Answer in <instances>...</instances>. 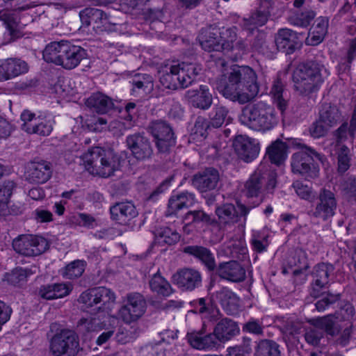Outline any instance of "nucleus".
I'll list each match as a JSON object with an SVG mask.
<instances>
[{"instance_id": "obj_14", "label": "nucleus", "mask_w": 356, "mask_h": 356, "mask_svg": "<svg viewBox=\"0 0 356 356\" xmlns=\"http://www.w3.org/2000/svg\"><path fill=\"white\" fill-rule=\"evenodd\" d=\"M13 247L20 254L35 257L49 248V243L46 238L40 236L22 235L13 241Z\"/></svg>"}, {"instance_id": "obj_32", "label": "nucleus", "mask_w": 356, "mask_h": 356, "mask_svg": "<svg viewBox=\"0 0 356 356\" xmlns=\"http://www.w3.org/2000/svg\"><path fill=\"white\" fill-rule=\"evenodd\" d=\"M266 156L271 163L282 165L288 156V145L280 139L273 142L267 148Z\"/></svg>"}, {"instance_id": "obj_10", "label": "nucleus", "mask_w": 356, "mask_h": 356, "mask_svg": "<svg viewBox=\"0 0 356 356\" xmlns=\"http://www.w3.org/2000/svg\"><path fill=\"white\" fill-rule=\"evenodd\" d=\"M276 173L269 170L265 164H261L247 180L244 193L248 197H260L266 184V190L271 192L276 186Z\"/></svg>"}, {"instance_id": "obj_43", "label": "nucleus", "mask_w": 356, "mask_h": 356, "mask_svg": "<svg viewBox=\"0 0 356 356\" xmlns=\"http://www.w3.org/2000/svg\"><path fill=\"white\" fill-rule=\"evenodd\" d=\"M337 137L338 142L335 147L337 154H338V168L340 172H343L349 168L350 155L349 149L342 145L341 143L346 140H350V139L343 138V140H340L337 135Z\"/></svg>"}, {"instance_id": "obj_53", "label": "nucleus", "mask_w": 356, "mask_h": 356, "mask_svg": "<svg viewBox=\"0 0 356 356\" xmlns=\"http://www.w3.org/2000/svg\"><path fill=\"white\" fill-rule=\"evenodd\" d=\"M72 222L77 225L86 227L88 229H93L97 225V222L95 217L90 214L85 213H78L72 217Z\"/></svg>"}, {"instance_id": "obj_12", "label": "nucleus", "mask_w": 356, "mask_h": 356, "mask_svg": "<svg viewBox=\"0 0 356 356\" xmlns=\"http://www.w3.org/2000/svg\"><path fill=\"white\" fill-rule=\"evenodd\" d=\"M146 308V300L140 293H128L117 312L118 318L126 324L137 322L145 313Z\"/></svg>"}, {"instance_id": "obj_19", "label": "nucleus", "mask_w": 356, "mask_h": 356, "mask_svg": "<svg viewBox=\"0 0 356 356\" xmlns=\"http://www.w3.org/2000/svg\"><path fill=\"white\" fill-rule=\"evenodd\" d=\"M127 146L137 160H145L151 157L153 149L148 138L140 134L129 135L126 139Z\"/></svg>"}, {"instance_id": "obj_62", "label": "nucleus", "mask_w": 356, "mask_h": 356, "mask_svg": "<svg viewBox=\"0 0 356 356\" xmlns=\"http://www.w3.org/2000/svg\"><path fill=\"white\" fill-rule=\"evenodd\" d=\"M12 313L11 309L4 302L0 300V330L2 325H4L10 318Z\"/></svg>"}, {"instance_id": "obj_18", "label": "nucleus", "mask_w": 356, "mask_h": 356, "mask_svg": "<svg viewBox=\"0 0 356 356\" xmlns=\"http://www.w3.org/2000/svg\"><path fill=\"white\" fill-rule=\"evenodd\" d=\"M173 280L183 291H192L202 285V277L199 270L192 268H184L173 275Z\"/></svg>"}, {"instance_id": "obj_11", "label": "nucleus", "mask_w": 356, "mask_h": 356, "mask_svg": "<svg viewBox=\"0 0 356 356\" xmlns=\"http://www.w3.org/2000/svg\"><path fill=\"white\" fill-rule=\"evenodd\" d=\"M294 87L301 92L316 90L322 83L320 69L314 63H300L293 72Z\"/></svg>"}, {"instance_id": "obj_56", "label": "nucleus", "mask_w": 356, "mask_h": 356, "mask_svg": "<svg viewBox=\"0 0 356 356\" xmlns=\"http://www.w3.org/2000/svg\"><path fill=\"white\" fill-rule=\"evenodd\" d=\"M314 16V13L309 10L297 13L293 17L291 23L299 27H306L309 24Z\"/></svg>"}, {"instance_id": "obj_35", "label": "nucleus", "mask_w": 356, "mask_h": 356, "mask_svg": "<svg viewBox=\"0 0 356 356\" xmlns=\"http://www.w3.org/2000/svg\"><path fill=\"white\" fill-rule=\"evenodd\" d=\"M216 213L222 227L231 226L238 221L239 214L232 204H224L216 209Z\"/></svg>"}, {"instance_id": "obj_63", "label": "nucleus", "mask_w": 356, "mask_h": 356, "mask_svg": "<svg viewBox=\"0 0 356 356\" xmlns=\"http://www.w3.org/2000/svg\"><path fill=\"white\" fill-rule=\"evenodd\" d=\"M39 295L47 300L56 299L54 284L43 285L40 288Z\"/></svg>"}, {"instance_id": "obj_58", "label": "nucleus", "mask_w": 356, "mask_h": 356, "mask_svg": "<svg viewBox=\"0 0 356 356\" xmlns=\"http://www.w3.org/2000/svg\"><path fill=\"white\" fill-rule=\"evenodd\" d=\"M211 127L209 121L202 116H198L195 120L193 130L195 134L206 137L207 130Z\"/></svg>"}, {"instance_id": "obj_8", "label": "nucleus", "mask_w": 356, "mask_h": 356, "mask_svg": "<svg viewBox=\"0 0 356 356\" xmlns=\"http://www.w3.org/2000/svg\"><path fill=\"white\" fill-rule=\"evenodd\" d=\"M296 149L298 151L293 153V171L307 178L317 177L319 172L317 162L323 163V157L313 149L300 145L296 139L291 138V152Z\"/></svg>"}, {"instance_id": "obj_4", "label": "nucleus", "mask_w": 356, "mask_h": 356, "mask_svg": "<svg viewBox=\"0 0 356 356\" xmlns=\"http://www.w3.org/2000/svg\"><path fill=\"white\" fill-rule=\"evenodd\" d=\"M86 55L83 48L64 40L50 42L43 51V58L46 62L60 65L65 70L76 67Z\"/></svg>"}, {"instance_id": "obj_7", "label": "nucleus", "mask_w": 356, "mask_h": 356, "mask_svg": "<svg viewBox=\"0 0 356 356\" xmlns=\"http://www.w3.org/2000/svg\"><path fill=\"white\" fill-rule=\"evenodd\" d=\"M116 296L110 289L99 286L89 289L79 296L78 302L93 315L109 314L115 303Z\"/></svg>"}, {"instance_id": "obj_3", "label": "nucleus", "mask_w": 356, "mask_h": 356, "mask_svg": "<svg viewBox=\"0 0 356 356\" xmlns=\"http://www.w3.org/2000/svg\"><path fill=\"white\" fill-rule=\"evenodd\" d=\"M200 71L201 67L194 63H167L159 67V81L166 89L186 88L195 81Z\"/></svg>"}, {"instance_id": "obj_61", "label": "nucleus", "mask_w": 356, "mask_h": 356, "mask_svg": "<svg viewBox=\"0 0 356 356\" xmlns=\"http://www.w3.org/2000/svg\"><path fill=\"white\" fill-rule=\"evenodd\" d=\"M33 215L38 222H48L53 220L52 213L47 210L38 209L34 211Z\"/></svg>"}, {"instance_id": "obj_41", "label": "nucleus", "mask_w": 356, "mask_h": 356, "mask_svg": "<svg viewBox=\"0 0 356 356\" xmlns=\"http://www.w3.org/2000/svg\"><path fill=\"white\" fill-rule=\"evenodd\" d=\"M86 266V263L83 260L73 261L61 270V275L65 279H76L83 275Z\"/></svg>"}, {"instance_id": "obj_24", "label": "nucleus", "mask_w": 356, "mask_h": 356, "mask_svg": "<svg viewBox=\"0 0 356 356\" xmlns=\"http://www.w3.org/2000/svg\"><path fill=\"white\" fill-rule=\"evenodd\" d=\"M51 173L49 163L44 161L33 162L28 168L26 179L32 184H44L49 179Z\"/></svg>"}, {"instance_id": "obj_52", "label": "nucleus", "mask_w": 356, "mask_h": 356, "mask_svg": "<svg viewBox=\"0 0 356 356\" xmlns=\"http://www.w3.org/2000/svg\"><path fill=\"white\" fill-rule=\"evenodd\" d=\"M99 328V323L93 318H82L77 322L76 325L77 331L83 334L97 331Z\"/></svg>"}, {"instance_id": "obj_22", "label": "nucleus", "mask_w": 356, "mask_h": 356, "mask_svg": "<svg viewBox=\"0 0 356 356\" xmlns=\"http://www.w3.org/2000/svg\"><path fill=\"white\" fill-rule=\"evenodd\" d=\"M219 181V173L213 168H207L195 174L192 179L193 185L201 193L216 188Z\"/></svg>"}, {"instance_id": "obj_55", "label": "nucleus", "mask_w": 356, "mask_h": 356, "mask_svg": "<svg viewBox=\"0 0 356 356\" xmlns=\"http://www.w3.org/2000/svg\"><path fill=\"white\" fill-rule=\"evenodd\" d=\"M16 184L12 180H5L0 184V203H7L13 194Z\"/></svg>"}, {"instance_id": "obj_39", "label": "nucleus", "mask_w": 356, "mask_h": 356, "mask_svg": "<svg viewBox=\"0 0 356 356\" xmlns=\"http://www.w3.org/2000/svg\"><path fill=\"white\" fill-rule=\"evenodd\" d=\"M200 44L203 49L207 51H223V44L220 40V35L216 33L207 31L200 37Z\"/></svg>"}, {"instance_id": "obj_37", "label": "nucleus", "mask_w": 356, "mask_h": 356, "mask_svg": "<svg viewBox=\"0 0 356 356\" xmlns=\"http://www.w3.org/2000/svg\"><path fill=\"white\" fill-rule=\"evenodd\" d=\"M184 252L200 259L209 270L216 268L214 256L209 249L202 246L188 245L184 248Z\"/></svg>"}, {"instance_id": "obj_46", "label": "nucleus", "mask_w": 356, "mask_h": 356, "mask_svg": "<svg viewBox=\"0 0 356 356\" xmlns=\"http://www.w3.org/2000/svg\"><path fill=\"white\" fill-rule=\"evenodd\" d=\"M278 345L270 340L260 341L255 350V356H280Z\"/></svg>"}, {"instance_id": "obj_26", "label": "nucleus", "mask_w": 356, "mask_h": 356, "mask_svg": "<svg viewBox=\"0 0 356 356\" xmlns=\"http://www.w3.org/2000/svg\"><path fill=\"white\" fill-rule=\"evenodd\" d=\"M215 298L227 314L234 315L239 311L240 299L228 288L224 287L216 291Z\"/></svg>"}, {"instance_id": "obj_25", "label": "nucleus", "mask_w": 356, "mask_h": 356, "mask_svg": "<svg viewBox=\"0 0 356 356\" xmlns=\"http://www.w3.org/2000/svg\"><path fill=\"white\" fill-rule=\"evenodd\" d=\"M272 6L270 1H261L258 8L248 18L244 19V27L248 30H254L264 25L268 21Z\"/></svg>"}, {"instance_id": "obj_47", "label": "nucleus", "mask_w": 356, "mask_h": 356, "mask_svg": "<svg viewBox=\"0 0 356 356\" xmlns=\"http://www.w3.org/2000/svg\"><path fill=\"white\" fill-rule=\"evenodd\" d=\"M275 104L278 109L283 113L287 108V101L283 99V85L280 79L275 81L270 91Z\"/></svg>"}, {"instance_id": "obj_45", "label": "nucleus", "mask_w": 356, "mask_h": 356, "mask_svg": "<svg viewBox=\"0 0 356 356\" xmlns=\"http://www.w3.org/2000/svg\"><path fill=\"white\" fill-rule=\"evenodd\" d=\"M228 109L222 105H215L209 113V122L212 128L220 127L228 115Z\"/></svg>"}, {"instance_id": "obj_34", "label": "nucleus", "mask_w": 356, "mask_h": 356, "mask_svg": "<svg viewBox=\"0 0 356 356\" xmlns=\"http://www.w3.org/2000/svg\"><path fill=\"white\" fill-rule=\"evenodd\" d=\"M195 203V195L188 192H183L172 195L168 201V215L175 214L178 211L191 207Z\"/></svg>"}, {"instance_id": "obj_20", "label": "nucleus", "mask_w": 356, "mask_h": 356, "mask_svg": "<svg viewBox=\"0 0 356 356\" xmlns=\"http://www.w3.org/2000/svg\"><path fill=\"white\" fill-rule=\"evenodd\" d=\"M29 65L24 60L10 58L0 60V81L14 79L28 72Z\"/></svg>"}, {"instance_id": "obj_21", "label": "nucleus", "mask_w": 356, "mask_h": 356, "mask_svg": "<svg viewBox=\"0 0 356 356\" xmlns=\"http://www.w3.org/2000/svg\"><path fill=\"white\" fill-rule=\"evenodd\" d=\"M80 17L86 25L93 24V29H99L101 31L110 29L108 16L100 9L86 8L80 12Z\"/></svg>"}, {"instance_id": "obj_51", "label": "nucleus", "mask_w": 356, "mask_h": 356, "mask_svg": "<svg viewBox=\"0 0 356 356\" xmlns=\"http://www.w3.org/2000/svg\"><path fill=\"white\" fill-rule=\"evenodd\" d=\"M152 134L156 140L173 137V133L170 126L162 121L155 122L152 124Z\"/></svg>"}, {"instance_id": "obj_50", "label": "nucleus", "mask_w": 356, "mask_h": 356, "mask_svg": "<svg viewBox=\"0 0 356 356\" xmlns=\"http://www.w3.org/2000/svg\"><path fill=\"white\" fill-rule=\"evenodd\" d=\"M356 130V105L354 108L353 117L350 121V127H348V124H343L337 130V136L340 140L350 139L353 140L354 133Z\"/></svg>"}, {"instance_id": "obj_9", "label": "nucleus", "mask_w": 356, "mask_h": 356, "mask_svg": "<svg viewBox=\"0 0 356 356\" xmlns=\"http://www.w3.org/2000/svg\"><path fill=\"white\" fill-rule=\"evenodd\" d=\"M353 315V306L350 303H346L336 316L314 318L312 322L316 329L323 330L331 335L338 333L340 329L344 328V335L348 337L350 334V320Z\"/></svg>"}, {"instance_id": "obj_28", "label": "nucleus", "mask_w": 356, "mask_h": 356, "mask_svg": "<svg viewBox=\"0 0 356 356\" xmlns=\"http://www.w3.org/2000/svg\"><path fill=\"white\" fill-rule=\"evenodd\" d=\"M217 274L222 279L233 282H240L245 278V270L236 261L221 263L217 268Z\"/></svg>"}, {"instance_id": "obj_36", "label": "nucleus", "mask_w": 356, "mask_h": 356, "mask_svg": "<svg viewBox=\"0 0 356 356\" xmlns=\"http://www.w3.org/2000/svg\"><path fill=\"white\" fill-rule=\"evenodd\" d=\"M0 20L5 24L10 36V40L20 36L19 28V18L15 11L8 9L0 10Z\"/></svg>"}, {"instance_id": "obj_38", "label": "nucleus", "mask_w": 356, "mask_h": 356, "mask_svg": "<svg viewBox=\"0 0 356 356\" xmlns=\"http://www.w3.org/2000/svg\"><path fill=\"white\" fill-rule=\"evenodd\" d=\"M132 84L131 92L134 95L147 94L153 90L154 79L147 74H136L131 81Z\"/></svg>"}, {"instance_id": "obj_33", "label": "nucleus", "mask_w": 356, "mask_h": 356, "mask_svg": "<svg viewBox=\"0 0 356 356\" xmlns=\"http://www.w3.org/2000/svg\"><path fill=\"white\" fill-rule=\"evenodd\" d=\"M329 19L326 17H318L313 24L309 34L306 40L309 45H317L324 39L327 33Z\"/></svg>"}, {"instance_id": "obj_31", "label": "nucleus", "mask_w": 356, "mask_h": 356, "mask_svg": "<svg viewBox=\"0 0 356 356\" xmlns=\"http://www.w3.org/2000/svg\"><path fill=\"white\" fill-rule=\"evenodd\" d=\"M86 105L93 112L104 114L113 108L114 104L111 97L97 92L92 93L86 99Z\"/></svg>"}, {"instance_id": "obj_57", "label": "nucleus", "mask_w": 356, "mask_h": 356, "mask_svg": "<svg viewBox=\"0 0 356 356\" xmlns=\"http://www.w3.org/2000/svg\"><path fill=\"white\" fill-rule=\"evenodd\" d=\"M251 244L255 251L258 252L265 251L268 244L267 237L261 234L259 232H255L252 234Z\"/></svg>"}, {"instance_id": "obj_48", "label": "nucleus", "mask_w": 356, "mask_h": 356, "mask_svg": "<svg viewBox=\"0 0 356 356\" xmlns=\"http://www.w3.org/2000/svg\"><path fill=\"white\" fill-rule=\"evenodd\" d=\"M210 216L202 210H193L188 211L183 219L184 222H188V224L211 223Z\"/></svg>"}, {"instance_id": "obj_42", "label": "nucleus", "mask_w": 356, "mask_h": 356, "mask_svg": "<svg viewBox=\"0 0 356 356\" xmlns=\"http://www.w3.org/2000/svg\"><path fill=\"white\" fill-rule=\"evenodd\" d=\"M333 270L331 264H321L316 266L314 271V285L319 288L325 286L328 283L330 274Z\"/></svg>"}, {"instance_id": "obj_15", "label": "nucleus", "mask_w": 356, "mask_h": 356, "mask_svg": "<svg viewBox=\"0 0 356 356\" xmlns=\"http://www.w3.org/2000/svg\"><path fill=\"white\" fill-rule=\"evenodd\" d=\"M341 115L335 106L325 104L321 106L319 118L309 128L310 135L316 138L323 136L328 130L341 120Z\"/></svg>"}, {"instance_id": "obj_5", "label": "nucleus", "mask_w": 356, "mask_h": 356, "mask_svg": "<svg viewBox=\"0 0 356 356\" xmlns=\"http://www.w3.org/2000/svg\"><path fill=\"white\" fill-rule=\"evenodd\" d=\"M239 121L251 129L265 132L277 124V118L273 106L259 102L243 108Z\"/></svg>"}, {"instance_id": "obj_23", "label": "nucleus", "mask_w": 356, "mask_h": 356, "mask_svg": "<svg viewBox=\"0 0 356 356\" xmlns=\"http://www.w3.org/2000/svg\"><path fill=\"white\" fill-rule=\"evenodd\" d=\"M336 208L337 200L334 194L329 190L323 189L319 193V203L314 215L325 220L334 216Z\"/></svg>"}, {"instance_id": "obj_49", "label": "nucleus", "mask_w": 356, "mask_h": 356, "mask_svg": "<svg viewBox=\"0 0 356 356\" xmlns=\"http://www.w3.org/2000/svg\"><path fill=\"white\" fill-rule=\"evenodd\" d=\"M219 34L220 42L223 44V51H229L232 49L236 39V28L223 29Z\"/></svg>"}, {"instance_id": "obj_60", "label": "nucleus", "mask_w": 356, "mask_h": 356, "mask_svg": "<svg viewBox=\"0 0 356 356\" xmlns=\"http://www.w3.org/2000/svg\"><path fill=\"white\" fill-rule=\"evenodd\" d=\"M293 187L296 193L302 199H309L312 195V191L309 186L300 182H295Z\"/></svg>"}, {"instance_id": "obj_27", "label": "nucleus", "mask_w": 356, "mask_h": 356, "mask_svg": "<svg viewBox=\"0 0 356 356\" xmlns=\"http://www.w3.org/2000/svg\"><path fill=\"white\" fill-rule=\"evenodd\" d=\"M239 332L240 329L236 322L230 318H224L216 323L213 333L218 343H225L238 334Z\"/></svg>"}, {"instance_id": "obj_44", "label": "nucleus", "mask_w": 356, "mask_h": 356, "mask_svg": "<svg viewBox=\"0 0 356 356\" xmlns=\"http://www.w3.org/2000/svg\"><path fill=\"white\" fill-rule=\"evenodd\" d=\"M155 236L159 243L170 245L177 243L180 239V235L176 230L167 227L157 229Z\"/></svg>"}, {"instance_id": "obj_2", "label": "nucleus", "mask_w": 356, "mask_h": 356, "mask_svg": "<svg viewBox=\"0 0 356 356\" xmlns=\"http://www.w3.org/2000/svg\"><path fill=\"white\" fill-rule=\"evenodd\" d=\"M198 313L201 315L202 326L199 332L188 333L186 339L189 344L197 350H212L218 346L213 332L207 333L209 323L217 322L221 317L219 309L213 305H207L204 298L197 301Z\"/></svg>"}, {"instance_id": "obj_17", "label": "nucleus", "mask_w": 356, "mask_h": 356, "mask_svg": "<svg viewBox=\"0 0 356 356\" xmlns=\"http://www.w3.org/2000/svg\"><path fill=\"white\" fill-rule=\"evenodd\" d=\"M233 147L239 158L247 163L253 161L259 152V143L246 136H237L233 142Z\"/></svg>"}, {"instance_id": "obj_40", "label": "nucleus", "mask_w": 356, "mask_h": 356, "mask_svg": "<svg viewBox=\"0 0 356 356\" xmlns=\"http://www.w3.org/2000/svg\"><path fill=\"white\" fill-rule=\"evenodd\" d=\"M151 290L158 295L168 296L172 293L170 283L157 271L149 282Z\"/></svg>"}, {"instance_id": "obj_54", "label": "nucleus", "mask_w": 356, "mask_h": 356, "mask_svg": "<svg viewBox=\"0 0 356 356\" xmlns=\"http://www.w3.org/2000/svg\"><path fill=\"white\" fill-rule=\"evenodd\" d=\"M275 44L279 51L286 52L287 55L289 49V30L281 29L279 31L276 38Z\"/></svg>"}, {"instance_id": "obj_16", "label": "nucleus", "mask_w": 356, "mask_h": 356, "mask_svg": "<svg viewBox=\"0 0 356 356\" xmlns=\"http://www.w3.org/2000/svg\"><path fill=\"white\" fill-rule=\"evenodd\" d=\"M21 119L24 122V131L28 134H35L42 136H49L55 124L54 118L36 117L35 113L29 111H24L21 115Z\"/></svg>"}, {"instance_id": "obj_1", "label": "nucleus", "mask_w": 356, "mask_h": 356, "mask_svg": "<svg viewBox=\"0 0 356 356\" xmlns=\"http://www.w3.org/2000/svg\"><path fill=\"white\" fill-rule=\"evenodd\" d=\"M216 88L225 98L245 103L259 92L257 76L249 66L234 65L217 78Z\"/></svg>"}, {"instance_id": "obj_30", "label": "nucleus", "mask_w": 356, "mask_h": 356, "mask_svg": "<svg viewBox=\"0 0 356 356\" xmlns=\"http://www.w3.org/2000/svg\"><path fill=\"white\" fill-rule=\"evenodd\" d=\"M110 213L111 218L122 225L138 216L135 206L130 202L116 203L110 208Z\"/></svg>"}, {"instance_id": "obj_59", "label": "nucleus", "mask_w": 356, "mask_h": 356, "mask_svg": "<svg viewBox=\"0 0 356 356\" xmlns=\"http://www.w3.org/2000/svg\"><path fill=\"white\" fill-rule=\"evenodd\" d=\"M54 292L56 299L62 298L68 296L73 289L72 284L66 282L54 283Z\"/></svg>"}, {"instance_id": "obj_13", "label": "nucleus", "mask_w": 356, "mask_h": 356, "mask_svg": "<svg viewBox=\"0 0 356 356\" xmlns=\"http://www.w3.org/2000/svg\"><path fill=\"white\" fill-rule=\"evenodd\" d=\"M79 346L78 336L70 330H62L50 341V351L53 356H75Z\"/></svg>"}, {"instance_id": "obj_64", "label": "nucleus", "mask_w": 356, "mask_h": 356, "mask_svg": "<svg viewBox=\"0 0 356 356\" xmlns=\"http://www.w3.org/2000/svg\"><path fill=\"white\" fill-rule=\"evenodd\" d=\"M175 142L173 137H170V138H164L157 139L156 141L157 148L161 152H168L170 147L175 145Z\"/></svg>"}, {"instance_id": "obj_6", "label": "nucleus", "mask_w": 356, "mask_h": 356, "mask_svg": "<svg viewBox=\"0 0 356 356\" xmlns=\"http://www.w3.org/2000/svg\"><path fill=\"white\" fill-rule=\"evenodd\" d=\"M81 159L88 171L102 177L111 176L119 167V159L110 149L93 147L84 153Z\"/></svg>"}, {"instance_id": "obj_29", "label": "nucleus", "mask_w": 356, "mask_h": 356, "mask_svg": "<svg viewBox=\"0 0 356 356\" xmlns=\"http://www.w3.org/2000/svg\"><path fill=\"white\" fill-rule=\"evenodd\" d=\"M189 103L195 108L207 110L213 102V96L207 86L201 85L197 90H190L186 92Z\"/></svg>"}]
</instances>
